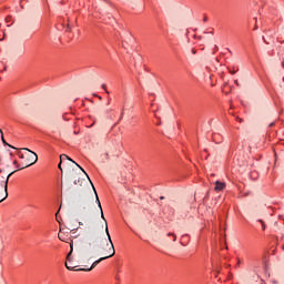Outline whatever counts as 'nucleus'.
<instances>
[{"mask_svg":"<svg viewBox=\"0 0 284 284\" xmlns=\"http://www.w3.org/2000/svg\"><path fill=\"white\" fill-rule=\"evenodd\" d=\"M105 233L109 243L101 246L103 257H100L99 260L93 262L90 268H78V272H91V270H94V267L99 265V263H101L102 261H106V258H112V256L116 254V251L114 250V243H112V236H110V231L108 230V222H105Z\"/></svg>","mask_w":284,"mask_h":284,"instance_id":"f257e3e1","label":"nucleus"},{"mask_svg":"<svg viewBox=\"0 0 284 284\" xmlns=\"http://www.w3.org/2000/svg\"><path fill=\"white\" fill-rule=\"evenodd\" d=\"M24 153L19 152L18 156L19 159H22V165L21 164H17V168L19 170H26V168H30V165H34V163H37V161H39V156L37 155V153L30 151L29 149H23Z\"/></svg>","mask_w":284,"mask_h":284,"instance_id":"f03ea898","label":"nucleus"},{"mask_svg":"<svg viewBox=\"0 0 284 284\" xmlns=\"http://www.w3.org/2000/svg\"><path fill=\"white\" fill-rule=\"evenodd\" d=\"M68 161H70L74 165H77V168H79L81 170V172H84V174H88V173H85V170H83V168H81V165H79L77 162L71 160L70 156H68L67 154L60 155V163H59L58 168L61 172H63V169L61 168V165L65 164V162H68Z\"/></svg>","mask_w":284,"mask_h":284,"instance_id":"7ed1b4c3","label":"nucleus"},{"mask_svg":"<svg viewBox=\"0 0 284 284\" xmlns=\"http://www.w3.org/2000/svg\"><path fill=\"white\" fill-rule=\"evenodd\" d=\"M70 247H71V250L67 255L65 267H67V270L78 272L77 270H79V268H74L77 266H72V264H70V263H72V252L74 250V246L71 244Z\"/></svg>","mask_w":284,"mask_h":284,"instance_id":"20e7f679","label":"nucleus"},{"mask_svg":"<svg viewBox=\"0 0 284 284\" xmlns=\"http://www.w3.org/2000/svg\"><path fill=\"white\" fill-rule=\"evenodd\" d=\"M92 187H93L94 194H95V203H97L98 206L100 207L101 219H103V221H105V215H103V207L101 206V201L99 200V194H97V189H94V185H93V184H92Z\"/></svg>","mask_w":284,"mask_h":284,"instance_id":"39448f33","label":"nucleus"},{"mask_svg":"<svg viewBox=\"0 0 284 284\" xmlns=\"http://www.w3.org/2000/svg\"><path fill=\"white\" fill-rule=\"evenodd\" d=\"M14 172H17V171L11 172V173L7 176V179H6V181H4V192H6V196L2 197V199H0V203H1L2 201H6V199H8V182L10 181V178L12 176V174H14Z\"/></svg>","mask_w":284,"mask_h":284,"instance_id":"423d86ee","label":"nucleus"},{"mask_svg":"<svg viewBox=\"0 0 284 284\" xmlns=\"http://www.w3.org/2000/svg\"><path fill=\"white\" fill-rule=\"evenodd\" d=\"M225 190V182H215V192H223Z\"/></svg>","mask_w":284,"mask_h":284,"instance_id":"0eeeda50","label":"nucleus"},{"mask_svg":"<svg viewBox=\"0 0 284 284\" xmlns=\"http://www.w3.org/2000/svg\"><path fill=\"white\" fill-rule=\"evenodd\" d=\"M92 245H94V241L87 243L84 245L85 252H90V250H92Z\"/></svg>","mask_w":284,"mask_h":284,"instance_id":"6e6552de","label":"nucleus"},{"mask_svg":"<svg viewBox=\"0 0 284 284\" xmlns=\"http://www.w3.org/2000/svg\"><path fill=\"white\" fill-rule=\"evenodd\" d=\"M83 181H85V180L79 178L78 180H74L73 183H74V185H83Z\"/></svg>","mask_w":284,"mask_h":284,"instance_id":"1a4fd4ad","label":"nucleus"},{"mask_svg":"<svg viewBox=\"0 0 284 284\" xmlns=\"http://www.w3.org/2000/svg\"><path fill=\"white\" fill-rule=\"evenodd\" d=\"M187 241V235H182L181 237V245L185 246V242Z\"/></svg>","mask_w":284,"mask_h":284,"instance_id":"9d476101","label":"nucleus"},{"mask_svg":"<svg viewBox=\"0 0 284 284\" xmlns=\"http://www.w3.org/2000/svg\"><path fill=\"white\" fill-rule=\"evenodd\" d=\"M58 239H60L61 241H63L65 243V233H59Z\"/></svg>","mask_w":284,"mask_h":284,"instance_id":"9b49d317","label":"nucleus"},{"mask_svg":"<svg viewBox=\"0 0 284 284\" xmlns=\"http://www.w3.org/2000/svg\"><path fill=\"white\" fill-rule=\"evenodd\" d=\"M258 223L262 225V230L265 232V222L263 220H257Z\"/></svg>","mask_w":284,"mask_h":284,"instance_id":"f8f14e48","label":"nucleus"},{"mask_svg":"<svg viewBox=\"0 0 284 284\" xmlns=\"http://www.w3.org/2000/svg\"><path fill=\"white\" fill-rule=\"evenodd\" d=\"M168 236H173V241H174V242L176 241V234H174V233H168Z\"/></svg>","mask_w":284,"mask_h":284,"instance_id":"ddd939ff","label":"nucleus"},{"mask_svg":"<svg viewBox=\"0 0 284 284\" xmlns=\"http://www.w3.org/2000/svg\"><path fill=\"white\" fill-rule=\"evenodd\" d=\"M11 21H12V17H11V16H9V17L6 18V22H7V23H10Z\"/></svg>","mask_w":284,"mask_h":284,"instance_id":"4468645a","label":"nucleus"},{"mask_svg":"<svg viewBox=\"0 0 284 284\" xmlns=\"http://www.w3.org/2000/svg\"><path fill=\"white\" fill-rule=\"evenodd\" d=\"M62 118H63L64 121H70V119L68 118V113H64V114L62 115Z\"/></svg>","mask_w":284,"mask_h":284,"instance_id":"2eb2a0df","label":"nucleus"},{"mask_svg":"<svg viewBox=\"0 0 284 284\" xmlns=\"http://www.w3.org/2000/svg\"><path fill=\"white\" fill-rule=\"evenodd\" d=\"M102 89L105 91L106 94H110V91H108V89H105V84H102Z\"/></svg>","mask_w":284,"mask_h":284,"instance_id":"dca6fc26","label":"nucleus"},{"mask_svg":"<svg viewBox=\"0 0 284 284\" xmlns=\"http://www.w3.org/2000/svg\"><path fill=\"white\" fill-rule=\"evenodd\" d=\"M215 52H219V45H214L213 54H214Z\"/></svg>","mask_w":284,"mask_h":284,"instance_id":"f3484780","label":"nucleus"},{"mask_svg":"<svg viewBox=\"0 0 284 284\" xmlns=\"http://www.w3.org/2000/svg\"><path fill=\"white\" fill-rule=\"evenodd\" d=\"M236 72H239V69H236V70H230V74H236Z\"/></svg>","mask_w":284,"mask_h":284,"instance_id":"a211bd4d","label":"nucleus"},{"mask_svg":"<svg viewBox=\"0 0 284 284\" xmlns=\"http://www.w3.org/2000/svg\"><path fill=\"white\" fill-rule=\"evenodd\" d=\"M102 156H103V159H106V161H108V159H110V155L108 153H104Z\"/></svg>","mask_w":284,"mask_h":284,"instance_id":"6ab92c4d","label":"nucleus"},{"mask_svg":"<svg viewBox=\"0 0 284 284\" xmlns=\"http://www.w3.org/2000/svg\"><path fill=\"white\" fill-rule=\"evenodd\" d=\"M204 34H214V30H212L210 32H204Z\"/></svg>","mask_w":284,"mask_h":284,"instance_id":"aec40b11","label":"nucleus"},{"mask_svg":"<svg viewBox=\"0 0 284 284\" xmlns=\"http://www.w3.org/2000/svg\"><path fill=\"white\" fill-rule=\"evenodd\" d=\"M93 97H98V99H100V101H101V99H103L101 95H99V94H93Z\"/></svg>","mask_w":284,"mask_h":284,"instance_id":"412c9836","label":"nucleus"},{"mask_svg":"<svg viewBox=\"0 0 284 284\" xmlns=\"http://www.w3.org/2000/svg\"><path fill=\"white\" fill-rule=\"evenodd\" d=\"M123 110L124 109H122V112H121V115H120V121H121V119H123V114H124Z\"/></svg>","mask_w":284,"mask_h":284,"instance_id":"4be33fe9","label":"nucleus"},{"mask_svg":"<svg viewBox=\"0 0 284 284\" xmlns=\"http://www.w3.org/2000/svg\"><path fill=\"white\" fill-rule=\"evenodd\" d=\"M69 30H70V24L67 26L65 32H69Z\"/></svg>","mask_w":284,"mask_h":284,"instance_id":"5701e85b","label":"nucleus"},{"mask_svg":"<svg viewBox=\"0 0 284 284\" xmlns=\"http://www.w3.org/2000/svg\"><path fill=\"white\" fill-rule=\"evenodd\" d=\"M263 41L266 43V45H270V42L265 41V37H263Z\"/></svg>","mask_w":284,"mask_h":284,"instance_id":"b1692460","label":"nucleus"},{"mask_svg":"<svg viewBox=\"0 0 284 284\" xmlns=\"http://www.w3.org/2000/svg\"><path fill=\"white\" fill-rule=\"evenodd\" d=\"M192 54H196V49L191 50Z\"/></svg>","mask_w":284,"mask_h":284,"instance_id":"393cba45","label":"nucleus"},{"mask_svg":"<svg viewBox=\"0 0 284 284\" xmlns=\"http://www.w3.org/2000/svg\"><path fill=\"white\" fill-rule=\"evenodd\" d=\"M203 21H204V23H206V21H207V17H204Z\"/></svg>","mask_w":284,"mask_h":284,"instance_id":"a878e982","label":"nucleus"},{"mask_svg":"<svg viewBox=\"0 0 284 284\" xmlns=\"http://www.w3.org/2000/svg\"><path fill=\"white\" fill-rule=\"evenodd\" d=\"M239 265H241V261L237 262L236 267H239Z\"/></svg>","mask_w":284,"mask_h":284,"instance_id":"bb28decb","label":"nucleus"},{"mask_svg":"<svg viewBox=\"0 0 284 284\" xmlns=\"http://www.w3.org/2000/svg\"><path fill=\"white\" fill-rule=\"evenodd\" d=\"M236 121H241V118H236Z\"/></svg>","mask_w":284,"mask_h":284,"instance_id":"cd10ccee","label":"nucleus"},{"mask_svg":"<svg viewBox=\"0 0 284 284\" xmlns=\"http://www.w3.org/2000/svg\"><path fill=\"white\" fill-rule=\"evenodd\" d=\"M215 139H216V135L213 136V141H215Z\"/></svg>","mask_w":284,"mask_h":284,"instance_id":"c85d7f7f","label":"nucleus"},{"mask_svg":"<svg viewBox=\"0 0 284 284\" xmlns=\"http://www.w3.org/2000/svg\"><path fill=\"white\" fill-rule=\"evenodd\" d=\"M13 165H17V161H13Z\"/></svg>","mask_w":284,"mask_h":284,"instance_id":"c756f323","label":"nucleus"},{"mask_svg":"<svg viewBox=\"0 0 284 284\" xmlns=\"http://www.w3.org/2000/svg\"><path fill=\"white\" fill-rule=\"evenodd\" d=\"M79 225H83V222H79Z\"/></svg>","mask_w":284,"mask_h":284,"instance_id":"7c9ffc66","label":"nucleus"},{"mask_svg":"<svg viewBox=\"0 0 284 284\" xmlns=\"http://www.w3.org/2000/svg\"><path fill=\"white\" fill-rule=\"evenodd\" d=\"M257 29H258V27L255 26L254 30H257Z\"/></svg>","mask_w":284,"mask_h":284,"instance_id":"2f4dec72","label":"nucleus"},{"mask_svg":"<svg viewBox=\"0 0 284 284\" xmlns=\"http://www.w3.org/2000/svg\"><path fill=\"white\" fill-rule=\"evenodd\" d=\"M272 125H274V123H271V124H270V128H272Z\"/></svg>","mask_w":284,"mask_h":284,"instance_id":"473e14b6","label":"nucleus"},{"mask_svg":"<svg viewBox=\"0 0 284 284\" xmlns=\"http://www.w3.org/2000/svg\"><path fill=\"white\" fill-rule=\"evenodd\" d=\"M108 105H110V99H109V101H108Z\"/></svg>","mask_w":284,"mask_h":284,"instance_id":"72a5a7b5","label":"nucleus"},{"mask_svg":"<svg viewBox=\"0 0 284 284\" xmlns=\"http://www.w3.org/2000/svg\"><path fill=\"white\" fill-rule=\"evenodd\" d=\"M217 276H219V273H216L215 277H217Z\"/></svg>","mask_w":284,"mask_h":284,"instance_id":"f704fd0d","label":"nucleus"},{"mask_svg":"<svg viewBox=\"0 0 284 284\" xmlns=\"http://www.w3.org/2000/svg\"><path fill=\"white\" fill-rule=\"evenodd\" d=\"M160 199H161V200H163L164 197H163V196H161Z\"/></svg>","mask_w":284,"mask_h":284,"instance_id":"c9c22d12","label":"nucleus"},{"mask_svg":"<svg viewBox=\"0 0 284 284\" xmlns=\"http://www.w3.org/2000/svg\"><path fill=\"white\" fill-rule=\"evenodd\" d=\"M282 65H283V68H284V63H283Z\"/></svg>","mask_w":284,"mask_h":284,"instance_id":"e433bc0d","label":"nucleus"}]
</instances>
